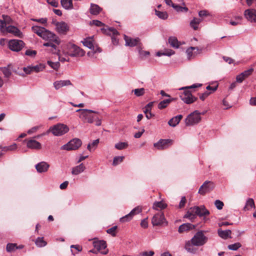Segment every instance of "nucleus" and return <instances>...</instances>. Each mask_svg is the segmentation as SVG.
<instances>
[{"mask_svg":"<svg viewBox=\"0 0 256 256\" xmlns=\"http://www.w3.org/2000/svg\"><path fill=\"white\" fill-rule=\"evenodd\" d=\"M208 240V238L204 234L202 230L196 232L192 238L186 242L184 248L191 254H196L198 248L196 246H200L206 244Z\"/></svg>","mask_w":256,"mask_h":256,"instance_id":"nucleus-1","label":"nucleus"},{"mask_svg":"<svg viewBox=\"0 0 256 256\" xmlns=\"http://www.w3.org/2000/svg\"><path fill=\"white\" fill-rule=\"evenodd\" d=\"M41 38L44 40L48 41V42L44 43L43 46H44L51 47L54 49V50H52V52L56 53V46L54 44V42L56 44H60V40L58 37L54 33L45 29Z\"/></svg>","mask_w":256,"mask_h":256,"instance_id":"nucleus-2","label":"nucleus"},{"mask_svg":"<svg viewBox=\"0 0 256 256\" xmlns=\"http://www.w3.org/2000/svg\"><path fill=\"white\" fill-rule=\"evenodd\" d=\"M202 86V84H195L190 86L180 88V90H184L183 93L180 95L181 100L187 104L193 103L197 100V98L192 95L188 89L198 88Z\"/></svg>","mask_w":256,"mask_h":256,"instance_id":"nucleus-3","label":"nucleus"},{"mask_svg":"<svg viewBox=\"0 0 256 256\" xmlns=\"http://www.w3.org/2000/svg\"><path fill=\"white\" fill-rule=\"evenodd\" d=\"M65 56H70L72 57L83 56L85 54V52L72 44H68L67 45V51L64 52Z\"/></svg>","mask_w":256,"mask_h":256,"instance_id":"nucleus-4","label":"nucleus"},{"mask_svg":"<svg viewBox=\"0 0 256 256\" xmlns=\"http://www.w3.org/2000/svg\"><path fill=\"white\" fill-rule=\"evenodd\" d=\"M69 130L68 128L65 124H58L51 126L46 134L52 132L56 136H60L66 134Z\"/></svg>","mask_w":256,"mask_h":256,"instance_id":"nucleus-5","label":"nucleus"},{"mask_svg":"<svg viewBox=\"0 0 256 256\" xmlns=\"http://www.w3.org/2000/svg\"><path fill=\"white\" fill-rule=\"evenodd\" d=\"M94 114H98L99 112L96 111L86 109V111H84L83 113H80V118H82L84 122L92 124L94 122V119L96 116Z\"/></svg>","mask_w":256,"mask_h":256,"instance_id":"nucleus-6","label":"nucleus"},{"mask_svg":"<svg viewBox=\"0 0 256 256\" xmlns=\"http://www.w3.org/2000/svg\"><path fill=\"white\" fill-rule=\"evenodd\" d=\"M200 113L198 110H195L190 114L185 120V124L186 126H191L197 124L201 120Z\"/></svg>","mask_w":256,"mask_h":256,"instance_id":"nucleus-7","label":"nucleus"},{"mask_svg":"<svg viewBox=\"0 0 256 256\" xmlns=\"http://www.w3.org/2000/svg\"><path fill=\"white\" fill-rule=\"evenodd\" d=\"M82 144V140L78 138H74L70 140L66 144L63 145L61 150H76L78 149Z\"/></svg>","mask_w":256,"mask_h":256,"instance_id":"nucleus-8","label":"nucleus"},{"mask_svg":"<svg viewBox=\"0 0 256 256\" xmlns=\"http://www.w3.org/2000/svg\"><path fill=\"white\" fill-rule=\"evenodd\" d=\"M24 43L22 40H11L8 42L9 48L14 52H20L24 46Z\"/></svg>","mask_w":256,"mask_h":256,"instance_id":"nucleus-9","label":"nucleus"},{"mask_svg":"<svg viewBox=\"0 0 256 256\" xmlns=\"http://www.w3.org/2000/svg\"><path fill=\"white\" fill-rule=\"evenodd\" d=\"M82 42L85 46L92 50L94 52H102L100 48L94 44L92 38H86L84 39Z\"/></svg>","mask_w":256,"mask_h":256,"instance_id":"nucleus-10","label":"nucleus"},{"mask_svg":"<svg viewBox=\"0 0 256 256\" xmlns=\"http://www.w3.org/2000/svg\"><path fill=\"white\" fill-rule=\"evenodd\" d=\"M214 188V184L210 181H206L200 187L198 193L204 195L206 193L211 192Z\"/></svg>","mask_w":256,"mask_h":256,"instance_id":"nucleus-11","label":"nucleus"},{"mask_svg":"<svg viewBox=\"0 0 256 256\" xmlns=\"http://www.w3.org/2000/svg\"><path fill=\"white\" fill-rule=\"evenodd\" d=\"M152 223L154 226H161L164 224H166V225L168 224L163 213L156 214L152 218Z\"/></svg>","mask_w":256,"mask_h":256,"instance_id":"nucleus-12","label":"nucleus"},{"mask_svg":"<svg viewBox=\"0 0 256 256\" xmlns=\"http://www.w3.org/2000/svg\"><path fill=\"white\" fill-rule=\"evenodd\" d=\"M94 248L97 252L102 254H106L108 253V250L106 248V244L104 240L94 241L93 242Z\"/></svg>","mask_w":256,"mask_h":256,"instance_id":"nucleus-13","label":"nucleus"},{"mask_svg":"<svg viewBox=\"0 0 256 256\" xmlns=\"http://www.w3.org/2000/svg\"><path fill=\"white\" fill-rule=\"evenodd\" d=\"M173 144V140L170 139H162L154 144V146L158 150H164L169 148Z\"/></svg>","mask_w":256,"mask_h":256,"instance_id":"nucleus-14","label":"nucleus"},{"mask_svg":"<svg viewBox=\"0 0 256 256\" xmlns=\"http://www.w3.org/2000/svg\"><path fill=\"white\" fill-rule=\"evenodd\" d=\"M142 209L139 206L134 208L129 214L120 218V222H125L130 220L133 216L137 214L140 213Z\"/></svg>","mask_w":256,"mask_h":256,"instance_id":"nucleus-15","label":"nucleus"},{"mask_svg":"<svg viewBox=\"0 0 256 256\" xmlns=\"http://www.w3.org/2000/svg\"><path fill=\"white\" fill-rule=\"evenodd\" d=\"M192 210L196 216L200 217L208 216L210 214L209 211L205 208L204 206H195L192 207Z\"/></svg>","mask_w":256,"mask_h":256,"instance_id":"nucleus-16","label":"nucleus"},{"mask_svg":"<svg viewBox=\"0 0 256 256\" xmlns=\"http://www.w3.org/2000/svg\"><path fill=\"white\" fill-rule=\"evenodd\" d=\"M104 32L108 35L112 36V40L114 44L116 45L118 40L115 37L118 34V32L113 28H109L104 30Z\"/></svg>","mask_w":256,"mask_h":256,"instance_id":"nucleus-17","label":"nucleus"},{"mask_svg":"<svg viewBox=\"0 0 256 256\" xmlns=\"http://www.w3.org/2000/svg\"><path fill=\"white\" fill-rule=\"evenodd\" d=\"M244 15L248 20L256 22V10L251 8L244 11Z\"/></svg>","mask_w":256,"mask_h":256,"instance_id":"nucleus-18","label":"nucleus"},{"mask_svg":"<svg viewBox=\"0 0 256 256\" xmlns=\"http://www.w3.org/2000/svg\"><path fill=\"white\" fill-rule=\"evenodd\" d=\"M8 32L13 34L14 36L22 38V33L16 27L13 26H8L4 28V30Z\"/></svg>","mask_w":256,"mask_h":256,"instance_id":"nucleus-19","label":"nucleus"},{"mask_svg":"<svg viewBox=\"0 0 256 256\" xmlns=\"http://www.w3.org/2000/svg\"><path fill=\"white\" fill-rule=\"evenodd\" d=\"M124 40L126 42L125 45L126 46H128L130 47L136 46L140 41V38H132L125 34L124 35Z\"/></svg>","mask_w":256,"mask_h":256,"instance_id":"nucleus-20","label":"nucleus"},{"mask_svg":"<svg viewBox=\"0 0 256 256\" xmlns=\"http://www.w3.org/2000/svg\"><path fill=\"white\" fill-rule=\"evenodd\" d=\"M56 90H58L64 86L72 85L70 80H60L54 82L53 84Z\"/></svg>","mask_w":256,"mask_h":256,"instance_id":"nucleus-21","label":"nucleus"},{"mask_svg":"<svg viewBox=\"0 0 256 256\" xmlns=\"http://www.w3.org/2000/svg\"><path fill=\"white\" fill-rule=\"evenodd\" d=\"M56 26L57 32L60 34H65L68 30L67 24L63 22H56Z\"/></svg>","mask_w":256,"mask_h":256,"instance_id":"nucleus-22","label":"nucleus"},{"mask_svg":"<svg viewBox=\"0 0 256 256\" xmlns=\"http://www.w3.org/2000/svg\"><path fill=\"white\" fill-rule=\"evenodd\" d=\"M3 20H0V30L2 32H4V28L11 22V18L6 15H2Z\"/></svg>","mask_w":256,"mask_h":256,"instance_id":"nucleus-23","label":"nucleus"},{"mask_svg":"<svg viewBox=\"0 0 256 256\" xmlns=\"http://www.w3.org/2000/svg\"><path fill=\"white\" fill-rule=\"evenodd\" d=\"M50 167V165L45 162H42L36 165V168L40 173L46 172Z\"/></svg>","mask_w":256,"mask_h":256,"instance_id":"nucleus-24","label":"nucleus"},{"mask_svg":"<svg viewBox=\"0 0 256 256\" xmlns=\"http://www.w3.org/2000/svg\"><path fill=\"white\" fill-rule=\"evenodd\" d=\"M27 147L31 149L39 150L41 148V144L34 140H28L26 144Z\"/></svg>","mask_w":256,"mask_h":256,"instance_id":"nucleus-25","label":"nucleus"},{"mask_svg":"<svg viewBox=\"0 0 256 256\" xmlns=\"http://www.w3.org/2000/svg\"><path fill=\"white\" fill-rule=\"evenodd\" d=\"M218 234L220 237L223 239L226 240L228 238H230L232 231L230 230H223L222 229H219L218 230Z\"/></svg>","mask_w":256,"mask_h":256,"instance_id":"nucleus-26","label":"nucleus"},{"mask_svg":"<svg viewBox=\"0 0 256 256\" xmlns=\"http://www.w3.org/2000/svg\"><path fill=\"white\" fill-rule=\"evenodd\" d=\"M182 118V116L181 114L178 115L172 118L168 122V124L172 127L176 126L177 124H178Z\"/></svg>","mask_w":256,"mask_h":256,"instance_id":"nucleus-27","label":"nucleus"},{"mask_svg":"<svg viewBox=\"0 0 256 256\" xmlns=\"http://www.w3.org/2000/svg\"><path fill=\"white\" fill-rule=\"evenodd\" d=\"M168 42L170 46L174 48H178L180 44V42L175 36H170L168 38Z\"/></svg>","mask_w":256,"mask_h":256,"instance_id":"nucleus-28","label":"nucleus"},{"mask_svg":"<svg viewBox=\"0 0 256 256\" xmlns=\"http://www.w3.org/2000/svg\"><path fill=\"white\" fill-rule=\"evenodd\" d=\"M86 168L85 166L83 164H80V165L77 166L72 168V173L74 175H78L79 174L83 172Z\"/></svg>","mask_w":256,"mask_h":256,"instance_id":"nucleus-29","label":"nucleus"},{"mask_svg":"<svg viewBox=\"0 0 256 256\" xmlns=\"http://www.w3.org/2000/svg\"><path fill=\"white\" fill-rule=\"evenodd\" d=\"M194 227V226L190 224H184L179 226L178 231L180 233H182L184 232L192 229Z\"/></svg>","mask_w":256,"mask_h":256,"instance_id":"nucleus-30","label":"nucleus"},{"mask_svg":"<svg viewBox=\"0 0 256 256\" xmlns=\"http://www.w3.org/2000/svg\"><path fill=\"white\" fill-rule=\"evenodd\" d=\"M102 10V8L97 4H91L90 12L92 14L97 15Z\"/></svg>","mask_w":256,"mask_h":256,"instance_id":"nucleus-31","label":"nucleus"},{"mask_svg":"<svg viewBox=\"0 0 256 256\" xmlns=\"http://www.w3.org/2000/svg\"><path fill=\"white\" fill-rule=\"evenodd\" d=\"M61 4L66 10L73 8L72 0H61Z\"/></svg>","mask_w":256,"mask_h":256,"instance_id":"nucleus-32","label":"nucleus"},{"mask_svg":"<svg viewBox=\"0 0 256 256\" xmlns=\"http://www.w3.org/2000/svg\"><path fill=\"white\" fill-rule=\"evenodd\" d=\"M32 30L36 34L39 36L41 37L44 33L45 28L38 26H33L32 28Z\"/></svg>","mask_w":256,"mask_h":256,"instance_id":"nucleus-33","label":"nucleus"},{"mask_svg":"<svg viewBox=\"0 0 256 256\" xmlns=\"http://www.w3.org/2000/svg\"><path fill=\"white\" fill-rule=\"evenodd\" d=\"M254 208V202L252 198H248L246 202V205L244 208V210H248L250 209Z\"/></svg>","mask_w":256,"mask_h":256,"instance_id":"nucleus-34","label":"nucleus"},{"mask_svg":"<svg viewBox=\"0 0 256 256\" xmlns=\"http://www.w3.org/2000/svg\"><path fill=\"white\" fill-rule=\"evenodd\" d=\"M192 207L190 208L184 216V218L190 219L191 221L193 220L196 218V214L194 212H192Z\"/></svg>","mask_w":256,"mask_h":256,"instance_id":"nucleus-35","label":"nucleus"},{"mask_svg":"<svg viewBox=\"0 0 256 256\" xmlns=\"http://www.w3.org/2000/svg\"><path fill=\"white\" fill-rule=\"evenodd\" d=\"M202 22V19L198 18H194L190 22V26L194 30L198 29V24Z\"/></svg>","mask_w":256,"mask_h":256,"instance_id":"nucleus-36","label":"nucleus"},{"mask_svg":"<svg viewBox=\"0 0 256 256\" xmlns=\"http://www.w3.org/2000/svg\"><path fill=\"white\" fill-rule=\"evenodd\" d=\"M172 99L168 98L161 101L158 104V108L160 110L166 108L168 105L172 102Z\"/></svg>","mask_w":256,"mask_h":256,"instance_id":"nucleus-37","label":"nucleus"},{"mask_svg":"<svg viewBox=\"0 0 256 256\" xmlns=\"http://www.w3.org/2000/svg\"><path fill=\"white\" fill-rule=\"evenodd\" d=\"M155 14L156 15L160 18L162 20H166L168 18V14L166 12H160L155 10Z\"/></svg>","mask_w":256,"mask_h":256,"instance_id":"nucleus-38","label":"nucleus"},{"mask_svg":"<svg viewBox=\"0 0 256 256\" xmlns=\"http://www.w3.org/2000/svg\"><path fill=\"white\" fill-rule=\"evenodd\" d=\"M166 207V204L162 202H155L153 205V208L156 210H158V208L164 209Z\"/></svg>","mask_w":256,"mask_h":256,"instance_id":"nucleus-39","label":"nucleus"},{"mask_svg":"<svg viewBox=\"0 0 256 256\" xmlns=\"http://www.w3.org/2000/svg\"><path fill=\"white\" fill-rule=\"evenodd\" d=\"M35 244L36 246L41 248L46 246L47 242L44 240L43 238L38 237L36 240Z\"/></svg>","mask_w":256,"mask_h":256,"instance_id":"nucleus-40","label":"nucleus"},{"mask_svg":"<svg viewBox=\"0 0 256 256\" xmlns=\"http://www.w3.org/2000/svg\"><path fill=\"white\" fill-rule=\"evenodd\" d=\"M0 70L2 72L4 77L6 78H10L12 74V72L8 67H2L0 68Z\"/></svg>","mask_w":256,"mask_h":256,"instance_id":"nucleus-41","label":"nucleus"},{"mask_svg":"<svg viewBox=\"0 0 256 256\" xmlns=\"http://www.w3.org/2000/svg\"><path fill=\"white\" fill-rule=\"evenodd\" d=\"M134 94L137 96H140L144 94L145 90L144 88H136L132 90Z\"/></svg>","mask_w":256,"mask_h":256,"instance_id":"nucleus-42","label":"nucleus"},{"mask_svg":"<svg viewBox=\"0 0 256 256\" xmlns=\"http://www.w3.org/2000/svg\"><path fill=\"white\" fill-rule=\"evenodd\" d=\"M128 146V144L127 142H118V144H115V148L118 150H122L126 148H127Z\"/></svg>","mask_w":256,"mask_h":256,"instance_id":"nucleus-43","label":"nucleus"},{"mask_svg":"<svg viewBox=\"0 0 256 256\" xmlns=\"http://www.w3.org/2000/svg\"><path fill=\"white\" fill-rule=\"evenodd\" d=\"M48 64L53 69L55 70H58L60 66V62H52L51 61H48Z\"/></svg>","mask_w":256,"mask_h":256,"instance_id":"nucleus-44","label":"nucleus"},{"mask_svg":"<svg viewBox=\"0 0 256 256\" xmlns=\"http://www.w3.org/2000/svg\"><path fill=\"white\" fill-rule=\"evenodd\" d=\"M242 245L240 242H236L234 244H230L228 246V248L232 250H236L238 248L241 247Z\"/></svg>","mask_w":256,"mask_h":256,"instance_id":"nucleus-45","label":"nucleus"},{"mask_svg":"<svg viewBox=\"0 0 256 256\" xmlns=\"http://www.w3.org/2000/svg\"><path fill=\"white\" fill-rule=\"evenodd\" d=\"M124 158L123 156H118L114 158L113 160L112 164L114 166H116L120 162H121Z\"/></svg>","mask_w":256,"mask_h":256,"instance_id":"nucleus-46","label":"nucleus"},{"mask_svg":"<svg viewBox=\"0 0 256 256\" xmlns=\"http://www.w3.org/2000/svg\"><path fill=\"white\" fill-rule=\"evenodd\" d=\"M17 148L16 144H14L10 146H4L2 148V150L4 151H12L15 150Z\"/></svg>","mask_w":256,"mask_h":256,"instance_id":"nucleus-47","label":"nucleus"},{"mask_svg":"<svg viewBox=\"0 0 256 256\" xmlns=\"http://www.w3.org/2000/svg\"><path fill=\"white\" fill-rule=\"evenodd\" d=\"M172 6L178 12H182L183 10L187 12L188 9L186 7H182L180 6L175 4H172Z\"/></svg>","mask_w":256,"mask_h":256,"instance_id":"nucleus-48","label":"nucleus"},{"mask_svg":"<svg viewBox=\"0 0 256 256\" xmlns=\"http://www.w3.org/2000/svg\"><path fill=\"white\" fill-rule=\"evenodd\" d=\"M32 72H36L42 71L44 69V66L42 64H38L34 66H31Z\"/></svg>","mask_w":256,"mask_h":256,"instance_id":"nucleus-49","label":"nucleus"},{"mask_svg":"<svg viewBox=\"0 0 256 256\" xmlns=\"http://www.w3.org/2000/svg\"><path fill=\"white\" fill-rule=\"evenodd\" d=\"M254 71V69L252 68H250L248 70H244L241 74L245 78H248L250 75L252 74V72Z\"/></svg>","mask_w":256,"mask_h":256,"instance_id":"nucleus-50","label":"nucleus"},{"mask_svg":"<svg viewBox=\"0 0 256 256\" xmlns=\"http://www.w3.org/2000/svg\"><path fill=\"white\" fill-rule=\"evenodd\" d=\"M16 248H18V247H16V244H8L6 248V250L8 252H11Z\"/></svg>","mask_w":256,"mask_h":256,"instance_id":"nucleus-51","label":"nucleus"},{"mask_svg":"<svg viewBox=\"0 0 256 256\" xmlns=\"http://www.w3.org/2000/svg\"><path fill=\"white\" fill-rule=\"evenodd\" d=\"M117 228V226H114L111 228L108 229L106 230V232L108 234H109L114 236H116Z\"/></svg>","mask_w":256,"mask_h":256,"instance_id":"nucleus-52","label":"nucleus"},{"mask_svg":"<svg viewBox=\"0 0 256 256\" xmlns=\"http://www.w3.org/2000/svg\"><path fill=\"white\" fill-rule=\"evenodd\" d=\"M196 49H198V48L191 46L187 49L186 52L189 59L190 58L192 55V50Z\"/></svg>","mask_w":256,"mask_h":256,"instance_id":"nucleus-53","label":"nucleus"},{"mask_svg":"<svg viewBox=\"0 0 256 256\" xmlns=\"http://www.w3.org/2000/svg\"><path fill=\"white\" fill-rule=\"evenodd\" d=\"M214 205L218 210H220L222 208L224 203L222 201L218 200L214 202Z\"/></svg>","mask_w":256,"mask_h":256,"instance_id":"nucleus-54","label":"nucleus"},{"mask_svg":"<svg viewBox=\"0 0 256 256\" xmlns=\"http://www.w3.org/2000/svg\"><path fill=\"white\" fill-rule=\"evenodd\" d=\"M90 25L94 24L97 26H104V24L98 20H93L90 22Z\"/></svg>","mask_w":256,"mask_h":256,"instance_id":"nucleus-55","label":"nucleus"},{"mask_svg":"<svg viewBox=\"0 0 256 256\" xmlns=\"http://www.w3.org/2000/svg\"><path fill=\"white\" fill-rule=\"evenodd\" d=\"M25 54L26 56L34 57L36 54V50H26Z\"/></svg>","mask_w":256,"mask_h":256,"instance_id":"nucleus-56","label":"nucleus"},{"mask_svg":"<svg viewBox=\"0 0 256 256\" xmlns=\"http://www.w3.org/2000/svg\"><path fill=\"white\" fill-rule=\"evenodd\" d=\"M139 54L142 58H144L150 55V52L148 51L139 50Z\"/></svg>","mask_w":256,"mask_h":256,"instance_id":"nucleus-57","label":"nucleus"},{"mask_svg":"<svg viewBox=\"0 0 256 256\" xmlns=\"http://www.w3.org/2000/svg\"><path fill=\"white\" fill-rule=\"evenodd\" d=\"M154 252L152 250L150 252H144L140 254V256H153Z\"/></svg>","mask_w":256,"mask_h":256,"instance_id":"nucleus-58","label":"nucleus"},{"mask_svg":"<svg viewBox=\"0 0 256 256\" xmlns=\"http://www.w3.org/2000/svg\"><path fill=\"white\" fill-rule=\"evenodd\" d=\"M40 126H34L32 127V128L30 129L28 131V134H32L35 132H36L39 128H40Z\"/></svg>","mask_w":256,"mask_h":256,"instance_id":"nucleus-59","label":"nucleus"},{"mask_svg":"<svg viewBox=\"0 0 256 256\" xmlns=\"http://www.w3.org/2000/svg\"><path fill=\"white\" fill-rule=\"evenodd\" d=\"M48 4L54 7H57L58 6V0H47Z\"/></svg>","mask_w":256,"mask_h":256,"instance_id":"nucleus-60","label":"nucleus"},{"mask_svg":"<svg viewBox=\"0 0 256 256\" xmlns=\"http://www.w3.org/2000/svg\"><path fill=\"white\" fill-rule=\"evenodd\" d=\"M245 79V78L241 74L238 75L236 77V81L238 83H242Z\"/></svg>","mask_w":256,"mask_h":256,"instance_id":"nucleus-61","label":"nucleus"},{"mask_svg":"<svg viewBox=\"0 0 256 256\" xmlns=\"http://www.w3.org/2000/svg\"><path fill=\"white\" fill-rule=\"evenodd\" d=\"M210 94V92H206L200 96V98L202 100H204Z\"/></svg>","mask_w":256,"mask_h":256,"instance_id":"nucleus-62","label":"nucleus"},{"mask_svg":"<svg viewBox=\"0 0 256 256\" xmlns=\"http://www.w3.org/2000/svg\"><path fill=\"white\" fill-rule=\"evenodd\" d=\"M186 202V198L185 196H182L179 204V208H183Z\"/></svg>","mask_w":256,"mask_h":256,"instance_id":"nucleus-63","label":"nucleus"},{"mask_svg":"<svg viewBox=\"0 0 256 256\" xmlns=\"http://www.w3.org/2000/svg\"><path fill=\"white\" fill-rule=\"evenodd\" d=\"M140 226L144 228H146L148 226V222L147 219H144L142 220Z\"/></svg>","mask_w":256,"mask_h":256,"instance_id":"nucleus-64","label":"nucleus"}]
</instances>
